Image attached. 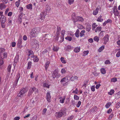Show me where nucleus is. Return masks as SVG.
I'll list each match as a JSON object with an SVG mask.
<instances>
[{
  "mask_svg": "<svg viewBox=\"0 0 120 120\" xmlns=\"http://www.w3.org/2000/svg\"><path fill=\"white\" fill-rule=\"evenodd\" d=\"M34 61L35 62H37L39 60V59L38 58L37 56H34Z\"/></svg>",
  "mask_w": 120,
  "mask_h": 120,
  "instance_id": "nucleus-35",
  "label": "nucleus"
},
{
  "mask_svg": "<svg viewBox=\"0 0 120 120\" xmlns=\"http://www.w3.org/2000/svg\"><path fill=\"white\" fill-rule=\"evenodd\" d=\"M6 21V18L5 16H2L0 17V21L2 23H4Z\"/></svg>",
  "mask_w": 120,
  "mask_h": 120,
  "instance_id": "nucleus-9",
  "label": "nucleus"
},
{
  "mask_svg": "<svg viewBox=\"0 0 120 120\" xmlns=\"http://www.w3.org/2000/svg\"><path fill=\"white\" fill-rule=\"evenodd\" d=\"M74 98L75 100H78L79 99V97L76 95H75L74 96Z\"/></svg>",
  "mask_w": 120,
  "mask_h": 120,
  "instance_id": "nucleus-57",
  "label": "nucleus"
},
{
  "mask_svg": "<svg viewBox=\"0 0 120 120\" xmlns=\"http://www.w3.org/2000/svg\"><path fill=\"white\" fill-rule=\"evenodd\" d=\"M103 31H102L99 34V36L101 38L102 37L104 36Z\"/></svg>",
  "mask_w": 120,
  "mask_h": 120,
  "instance_id": "nucleus-52",
  "label": "nucleus"
},
{
  "mask_svg": "<svg viewBox=\"0 0 120 120\" xmlns=\"http://www.w3.org/2000/svg\"><path fill=\"white\" fill-rule=\"evenodd\" d=\"M111 105V102H109L107 103L105 105L106 108H109Z\"/></svg>",
  "mask_w": 120,
  "mask_h": 120,
  "instance_id": "nucleus-39",
  "label": "nucleus"
},
{
  "mask_svg": "<svg viewBox=\"0 0 120 120\" xmlns=\"http://www.w3.org/2000/svg\"><path fill=\"white\" fill-rule=\"evenodd\" d=\"M91 90L92 91H94L95 90V87L94 86H92L91 87Z\"/></svg>",
  "mask_w": 120,
  "mask_h": 120,
  "instance_id": "nucleus-60",
  "label": "nucleus"
},
{
  "mask_svg": "<svg viewBox=\"0 0 120 120\" xmlns=\"http://www.w3.org/2000/svg\"><path fill=\"white\" fill-rule=\"evenodd\" d=\"M89 53V51H84L83 52V56H85L87 55Z\"/></svg>",
  "mask_w": 120,
  "mask_h": 120,
  "instance_id": "nucleus-42",
  "label": "nucleus"
},
{
  "mask_svg": "<svg viewBox=\"0 0 120 120\" xmlns=\"http://www.w3.org/2000/svg\"><path fill=\"white\" fill-rule=\"evenodd\" d=\"M75 20L76 21H81L82 22L83 21V19L80 16H77L75 18Z\"/></svg>",
  "mask_w": 120,
  "mask_h": 120,
  "instance_id": "nucleus-14",
  "label": "nucleus"
},
{
  "mask_svg": "<svg viewBox=\"0 0 120 120\" xmlns=\"http://www.w3.org/2000/svg\"><path fill=\"white\" fill-rule=\"evenodd\" d=\"M65 38L69 41H71L72 39L71 37L69 36H67Z\"/></svg>",
  "mask_w": 120,
  "mask_h": 120,
  "instance_id": "nucleus-45",
  "label": "nucleus"
},
{
  "mask_svg": "<svg viewBox=\"0 0 120 120\" xmlns=\"http://www.w3.org/2000/svg\"><path fill=\"white\" fill-rule=\"evenodd\" d=\"M32 62L31 61H29L28 63V65L27 68V69H30L31 67Z\"/></svg>",
  "mask_w": 120,
  "mask_h": 120,
  "instance_id": "nucleus-32",
  "label": "nucleus"
},
{
  "mask_svg": "<svg viewBox=\"0 0 120 120\" xmlns=\"http://www.w3.org/2000/svg\"><path fill=\"white\" fill-rule=\"evenodd\" d=\"M3 63V61L1 57H0V65H2Z\"/></svg>",
  "mask_w": 120,
  "mask_h": 120,
  "instance_id": "nucleus-54",
  "label": "nucleus"
},
{
  "mask_svg": "<svg viewBox=\"0 0 120 120\" xmlns=\"http://www.w3.org/2000/svg\"><path fill=\"white\" fill-rule=\"evenodd\" d=\"M59 49V48H58L57 47L54 46L53 48V50L55 51H57Z\"/></svg>",
  "mask_w": 120,
  "mask_h": 120,
  "instance_id": "nucleus-49",
  "label": "nucleus"
},
{
  "mask_svg": "<svg viewBox=\"0 0 120 120\" xmlns=\"http://www.w3.org/2000/svg\"><path fill=\"white\" fill-rule=\"evenodd\" d=\"M43 86L44 87H46L49 88V85L48 84V82H44Z\"/></svg>",
  "mask_w": 120,
  "mask_h": 120,
  "instance_id": "nucleus-19",
  "label": "nucleus"
},
{
  "mask_svg": "<svg viewBox=\"0 0 120 120\" xmlns=\"http://www.w3.org/2000/svg\"><path fill=\"white\" fill-rule=\"evenodd\" d=\"M50 63V62L49 61H47L45 63V69L46 70H47V69Z\"/></svg>",
  "mask_w": 120,
  "mask_h": 120,
  "instance_id": "nucleus-24",
  "label": "nucleus"
},
{
  "mask_svg": "<svg viewBox=\"0 0 120 120\" xmlns=\"http://www.w3.org/2000/svg\"><path fill=\"white\" fill-rule=\"evenodd\" d=\"M78 27L79 29H82L84 27L82 25L78 24Z\"/></svg>",
  "mask_w": 120,
  "mask_h": 120,
  "instance_id": "nucleus-48",
  "label": "nucleus"
},
{
  "mask_svg": "<svg viewBox=\"0 0 120 120\" xmlns=\"http://www.w3.org/2000/svg\"><path fill=\"white\" fill-rule=\"evenodd\" d=\"M65 98L64 96L63 97H60L59 98L60 99V102L61 103H64V100L65 99Z\"/></svg>",
  "mask_w": 120,
  "mask_h": 120,
  "instance_id": "nucleus-16",
  "label": "nucleus"
},
{
  "mask_svg": "<svg viewBox=\"0 0 120 120\" xmlns=\"http://www.w3.org/2000/svg\"><path fill=\"white\" fill-rule=\"evenodd\" d=\"M46 98L47 101L49 102H50L51 97L49 93L47 92L46 94Z\"/></svg>",
  "mask_w": 120,
  "mask_h": 120,
  "instance_id": "nucleus-12",
  "label": "nucleus"
},
{
  "mask_svg": "<svg viewBox=\"0 0 120 120\" xmlns=\"http://www.w3.org/2000/svg\"><path fill=\"white\" fill-rule=\"evenodd\" d=\"M30 44L32 46L36 47H38L39 45L38 43L37 40L35 39H33L32 40L30 43Z\"/></svg>",
  "mask_w": 120,
  "mask_h": 120,
  "instance_id": "nucleus-3",
  "label": "nucleus"
},
{
  "mask_svg": "<svg viewBox=\"0 0 120 120\" xmlns=\"http://www.w3.org/2000/svg\"><path fill=\"white\" fill-rule=\"evenodd\" d=\"M105 21L107 22V23H111L112 22V20L110 19H108L107 20Z\"/></svg>",
  "mask_w": 120,
  "mask_h": 120,
  "instance_id": "nucleus-62",
  "label": "nucleus"
},
{
  "mask_svg": "<svg viewBox=\"0 0 120 120\" xmlns=\"http://www.w3.org/2000/svg\"><path fill=\"white\" fill-rule=\"evenodd\" d=\"M91 27V26L90 25H88L87 26L86 28V30L88 32L90 30Z\"/></svg>",
  "mask_w": 120,
  "mask_h": 120,
  "instance_id": "nucleus-30",
  "label": "nucleus"
},
{
  "mask_svg": "<svg viewBox=\"0 0 120 120\" xmlns=\"http://www.w3.org/2000/svg\"><path fill=\"white\" fill-rule=\"evenodd\" d=\"M95 108L94 107H93L90 110V112H93L95 111Z\"/></svg>",
  "mask_w": 120,
  "mask_h": 120,
  "instance_id": "nucleus-58",
  "label": "nucleus"
},
{
  "mask_svg": "<svg viewBox=\"0 0 120 120\" xmlns=\"http://www.w3.org/2000/svg\"><path fill=\"white\" fill-rule=\"evenodd\" d=\"M78 78V77L76 76H75L74 77L72 76L71 77H70V78H69V80L71 81H73L74 80H77Z\"/></svg>",
  "mask_w": 120,
  "mask_h": 120,
  "instance_id": "nucleus-13",
  "label": "nucleus"
},
{
  "mask_svg": "<svg viewBox=\"0 0 120 120\" xmlns=\"http://www.w3.org/2000/svg\"><path fill=\"white\" fill-rule=\"evenodd\" d=\"M47 109L46 108H45L42 110V114L43 115L45 114V113L46 112Z\"/></svg>",
  "mask_w": 120,
  "mask_h": 120,
  "instance_id": "nucleus-55",
  "label": "nucleus"
},
{
  "mask_svg": "<svg viewBox=\"0 0 120 120\" xmlns=\"http://www.w3.org/2000/svg\"><path fill=\"white\" fill-rule=\"evenodd\" d=\"M94 41H96L97 42H98L99 40V39L98 37L97 36H95L94 38Z\"/></svg>",
  "mask_w": 120,
  "mask_h": 120,
  "instance_id": "nucleus-51",
  "label": "nucleus"
},
{
  "mask_svg": "<svg viewBox=\"0 0 120 120\" xmlns=\"http://www.w3.org/2000/svg\"><path fill=\"white\" fill-rule=\"evenodd\" d=\"M61 30V27L59 26H57V28L56 34L57 36H58L60 34V33Z\"/></svg>",
  "mask_w": 120,
  "mask_h": 120,
  "instance_id": "nucleus-17",
  "label": "nucleus"
},
{
  "mask_svg": "<svg viewBox=\"0 0 120 120\" xmlns=\"http://www.w3.org/2000/svg\"><path fill=\"white\" fill-rule=\"evenodd\" d=\"M22 38L21 37H19L17 45L19 46H20L22 43Z\"/></svg>",
  "mask_w": 120,
  "mask_h": 120,
  "instance_id": "nucleus-20",
  "label": "nucleus"
},
{
  "mask_svg": "<svg viewBox=\"0 0 120 120\" xmlns=\"http://www.w3.org/2000/svg\"><path fill=\"white\" fill-rule=\"evenodd\" d=\"M81 102L80 101H79L78 103L76 105V107H79L80 105L81 104Z\"/></svg>",
  "mask_w": 120,
  "mask_h": 120,
  "instance_id": "nucleus-59",
  "label": "nucleus"
},
{
  "mask_svg": "<svg viewBox=\"0 0 120 120\" xmlns=\"http://www.w3.org/2000/svg\"><path fill=\"white\" fill-rule=\"evenodd\" d=\"M28 51L27 55L28 56H30L32 58L34 57V53L33 52L32 50H27Z\"/></svg>",
  "mask_w": 120,
  "mask_h": 120,
  "instance_id": "nucleus-7",
  "label": "nucleus"
},
{
  "mask_svg": "<svg viewBox=\"0 0 120 120\" xmlns=\"http://www.w3.org/2000/svg\"><path fill=\"white\" fill-rule=\"evenodd\" d=\"M66 70L64 68H62L61 70V72L62 74H65L66 72Z\"/></svg>",
  "mask_w": 120,
  "mask_h": 120,
  "instance_id": "nucleus-47",
  "label": "nucleus"
},
{
  "mask_svg": "<svg viewBox=\"0 0 120 120\" xmlns=\"http://www.w3.org/2000/svg\"><path fill=\"white\" fill-rule=\"evenodd\" d=\"M72 48V47L70 45H68L66 46L65 48V50H66L68 51L70 50Z\"/></svg>",
  "mask_w": 120,
  "mask_h": 120,
  "instance_id": "nucleus-25",
  "label": "nucleus"
},
{
  "mask_svg": "<svg viewBox=\"0 0 120 120\" xmlns=\"http://www.w3.org/2000/svg\"><path fill=\"white\" fill-rule=\"evenodd\" d=\"M79 29H77L76 32L75 34V36L77 37H79Z\"/></svg>",
  "mask_w": 120,
  "mask_h": 120,
  "instance_id": "nucleus-29",
  "label": "nucleus"
},
{
  "mask_svg": "<svg viewBox=\"0 0 120 120\" xmlns=\"http://www.w3.org/2000/svg\"><path fill=\"white\" fill-rule=\"evenodd\" d=\"M6 7V6L4 4L1 3L0 4V9L1 10H3Z\"/></svg>",
  "mask_w": 120,
  "mask_h": 120,
  "instance_id": "nucleus-21",
  "label": "nucleus"
},
{
  "mask_svg": "<svg viewBox=\"0 0 120 120\" xmlns=\"http://www.w3.org/2000/svg\"><path fill=\"white\" fill-rule=\"evenodd\" d=\"M60 60L61 62L65 64L66 63V60H64V58L62 57H61Z\"/></svg>",
  "mask_w": 120,
  "mask_h": 120,
  "instance_id": "nucleus-41",
  "label": "nucleus"
},
{
  "mask_svg": "<svg viewBox=\"0 0 120 120\" xmlns=\"http://www.w3.org/2000/svg\"><path fill=\"white\" fill-rule=\"evenodd\" d=\"M69 78H70V76L68 75L61 79V80L60 82H68V81L69 80Z\"/></svg>",
  "mask_w": 120,
  "mask_h": 120,
  "instance_id": "nucleus-10",
  "label": "nucleus"
},
{
  "mask_svg": "<svg viewBox=\"0 0 120 120\" xmlns=\"http://www.w3.org/2000/svg\"><path fill=\"white\" fill-rule=\"evenodd\" d=\"M102 17V16L101 15H100L97 19V20L99 22H102L103 20V19L101 18Z\"/></svg>",
  "mask_w": 120,
  "mask_h": 120,
  "instance_id": "nucleus-26",
  "label": "nucleus"
},
{
  "mask_svg": "<svg viewBox=\"0 0 120 120\" xmlns=\"http://www.w3.org/2000/svg\"><path fill=\"white\" fill-rule=\"evenodd\" d=\"M85 31L84 30H82L80 32V36L82 37L84 35V33H85Z\"/></svg>",
  "mask_w": 120,
  "mask_h": 120,
  "instance_id": "nucleus-36",
  "label": "nucleus"
},
{
  "mask_svg": "<svg viewBox=\"0 0 120 120\" xmlns=\"http://www.w3.org/2000/svg\"><path fill=\"white\" fill-rule=\"evenodd\" d=\"M18 81L17 80H15V81L13 85V86L15 88L16 87L17 85V84Z\"/></svg>",
  "mask_w": 120,
  "mask_h": 120,
  "instance_id": "nucleus-50",
  "label": "nucleus"
},
{
  "mask_svg": "<svg viewBox=\"0 0 120 120\" xmlns=\"http://www.w3.org/2000/svg\"><path fill=\"white\" fill-rule=\"evenodd\" d=\"M19 55L18 54L16 55L15 58V62L16 63H17L19 60Z\"/></svg>",
  "mask_w": 120,
  "mask_h": 120,
  "instance_id": "nucleus-23",
  "label": "nucleus"
},
{
  "mask_svg": "<svg viewBox=\"0 0 120 120\" xmlns=\"http://www.w3.org/2000/svg\"><path fill=\"white\" fill-rule=\"evenodd\" d=\"M99 10V9L97 8L94 11L93 14L94 15H96L98 13Z\"/></svg>",
  "mask_w": 120,
  "mask_h": 120,
  "instance_id": "nucleus-22",
  "label": "nucleus"
},
{
  "mask_svg": "<svg viewBox=\"0 0 120 120\" xmlns=\"http://www.w3.org/2000/svg\"><path fill=\"white\" fill-rule=\"evenodd\" d=\"M49 52L46 49H45L44 51L42 52V53L43 55H46L47 54H48Z\"/></svg>",
  "mask_w": 120,
  "mask_h": 120,
  "instance_id": "nucleus-31",
  "label": "nucleus"
},
{
  "mask_svg": "<svg viewBox=\"0 0 120 120\" xmlns=\"http://www.w3.org/2000/svg\"><path fill=\"white\" fill-rule=\"evenodd\" d=\"M39 31V28H33L31 31L30 33V37L32 38L36 37Z\"/></svg>",
  "mask_w": 120,
  "mask_h": 120,
  "instance_id": "nucleus-1",
  "label": "nucleus"
},
{
  "mask_svg": "<svg viewBox=\"0 0 120 120\" xmlns=\"http://www.w3.org/2000/svg\"><path fill=\"white\" fill-rule=\"evenodd\" d=\"M101 29L102 28L101 27H98L96 28V29L94 30H95V32H96L98 31H101Z\"/></svg>",
  "mask_w": 120,
  "mask_h": 120,
  "instance_id": "nucleus-33",
  "label": "nucleus"
},
{
  "mask_svg": "<svg viewBox=\"0 0 120 120\" xmlns=\"http://www.w3.org/2000/svg\"><path fill=\"white\" fill-rule=\"evenodd\" d=\"M45 14H44L43 12L41 13L39 18V21H41L45 19Z\"/></svg>",
  "mask_w": 120,
  "mask_h": 120,
  "instance_id": "nucleus-11",
  "label": "nucleus"
},
{
  "mask_svg": "<svg viewBox=\"0 0 120 120\" xmlns=\"http://www.w3.org/2000/svg\"><path fill=\"white\" fill-rule=\"evenodd\" d=\"M66 115L65 112H59L56 113V116L57 118H60L63 115L65 116Z\"/></svg>",
  "mask_w": 120,
  "mask_h": 120,
  "instance_id": "nucleus-5",
  "label": "nucleus"
},
{
  "mask_svg": "<svg viewBox=\"0 0 120 120\" xmlns=\"http://www.w3.org/2000/svg\"><path fill=\"white\" fill-rule=\"evenodd\" d=\"M60 75V74L58 73V71L56 70H55L53 72V73L52 74V76L53 79H54L56 77L59 76Z\"/></svg>",
  "mask_w": 120,
  "mask_h": 120,
  "instance_id": "nucleus-4",
  "label": "nucleus"
},
{
  "mask_svg": "<svg viewBox=\"0 0 120 120\" xmlns=\"http://www.w3.org/2000/svg\"><path fill=\"white\" fill-rule=\"evenodd\" d=\"M115 98L116 99H118L120 98V91L116 93L115 95Z\"/></svg>",
  "mask_w": 120,
  "mask_h": 120,
  "instance_id": "nucleus-18",
  "label": "nucleus"
},
{
  "mask_svg": "<svg viewBox=\"0 0 120 120\" xmlns=\"http://www.w3.org/2000/svg\"><path fill=\"white\" fill-rule=\"evenodd\" d=\"M11 65H9L8 66L7 68V71H8L9 72V73H10V72L11 71Z\"/></svg>",
  "mask_w": 120,
  "mask_h": 120,
  "instance_id": "nucleus-38",
  "label": "nucleus"
},
{
  "mask_svg": "<svg viewBox=\"0 0 120 120\" xmlns=\"http://www.w3.org/2000/svg\"><path fill=\"white\" fill-rule=\"evenodd\" d=\"M114 90H111L110 92H108V94L109 95H111L114 93Z\"/></svg>",
  "mask_w": 120,
  "mask_h": 120,
  "instance_id": "nucleus-43",
  "label": "nucleus"
},
{
  "mask_svg": "<svg viewBox=\"0 0 120 120\" xmlns=\"http://www.w3.org/2000/svg\"><path fill=\"white\" fill-rule=\"evenodd\" d=\"M109 36L107 34L103 38V39L104 41V44H106L109 40Z\"/></svg>",
  "mask_w": 120,
  "mask_h": 120,
  "instance_id": "nucleus-8",
  "label": "nucleus"
},
{
  "mask_svg": "<svg viewBox=\"0 0 120 120\" xmlns=\"http://www.w3.org/2000/svg\"><path fill=\"white\" fill-rule=\"evenodd\" d=\"M32 93L33 92H32V91H31L30 89L28 94V96H30L31 95Z\"/></svg>",
  "mask_w": 120,
  "mask_h": 120,
  "instance_id": "nucleus-53",
  "label": "nucleus"
},
{
  "mask_svg": "<svg viewBox=\"0 0 120 120\" xmlns=\"http://www.w3.org/2000/svg\"><path fill=\"white\" fill-rule=\"evenodd\" d=\"M30 89L32 91L33 93V92H34L35 94L38 93V89L35 87L31 88Z\"/></svg>",
  "mask_w": 120,
  "mask_h": 120,
  "instance_id": "nucleus-15",
  "label": "nucleus"
},
{
  "mask_svg": "<svg viewBox=\"0 0 120 120\" xmlns=\"http://www.w3.org/2000/svg\"><path fill=\"white\" fill-rule=\"evenodd\" d=\"M74 0H68V2L70 5L71 4L73 3Z\"/></svg>",
  "mask_w": 120,
  "mask_h": 120,
  "instance_id": "nucleus-46",
  "label": "nucleus"
},
{
  "mask_svg": "<svg viewBox=\"0 0 120 120\" xmlns=\"http://www.w3.org/2000/svg\"><path fill=\"white\" fill-rule=\"evenodd\" d=\"M26 8L28 9L31 10L32 9V5L31 4H30L27 5Z\"/></svg>",
  "mask_w": 120,
  "mask_h": 120,
  "instance_id": "nucleus-27",
  "label": "nucleus"
},
{
  "mask_svg": "<svg viewBox=\"0 0 120 120\" xmlns=\"http://www.w3.org/2000/svg\"><path fill=\"white\" fill-rule=\"evenodd\" d=\"M80 49V47H76L74 49V51L75 52L77 53L79 51Z\"/></svg>",
  "mask_w": 120,
  "mask_h": 120,
  "instance_id": "nucleus-28",
  "label": "nucleus"
},
{
  "mask_svg": "<svg viewBox=\"0 0 120 120\" xmlns=\"http://www.w3.org/2000/svg\"><path fill=\"white\" fill-rule=\"evenodd\" d=\"M27 91L26 88H23L20 91L19 93L18 94V96L20 97H22L25 93Z\"/></svg>",
  "mask_w": 120,
  "mask_h": 120,
  "instance_id": "nucleus-2",
  "label": "nucleus"
},
{
  "mask_svg": "<svg viewBox=\"0 0 120 120\" xmlns=\"http://www.w3.org/2000/svg\"><path fill=\"white\" fill-rule=\"evenodd\" d=\"M104 49V46H102L99 49L98 51L99 52H101Z\"/></svg>",
  "mask_w": 120,
  "mask_h": 120,
  "instance_id": "nucleus-37",
  "label": "nucleus"
},
{
  "mask_svg": "<svg viewBox=\"0 0 120 120\" xmlns=\"http://www.w3.org/2000/svg\"><path fill=\"white\" fill-rule=\"evenodd\" d=\"M113 13L115 15L118 16L120 14L119 12L117 10L116 7L115 6L113 8Z\"/></svg>",
  "mask_w": 120,
  "mask_h": 120,
  "instance_id": "nucleus-6",
  "label": "nucleus"
},
{
  "mask_svg": "<svg viewBox=\"0 0 120 120\" xmlns=\"http://www.w3.org/2000/svg\"><path fill=\"white\" fill-rule=\"evenodd\" d=\"M3 4H6L8 2V0H1Z\"/></svg>",
  "mask_w": 120,
  "mask_h": 120,
  "instance_id": "nucleus-61",
  "label": "nucleus"
},
{
  "mask_svg": "<svg viewBox=\"0 0 120 120\" xmlns=\"http://www.w3.org/2000/svg\"><path fill=\"white\" fill-rule=\"evenodd\" d=\"M117 79L116 78H112L111 80V82H115L117 81Z\"/></svg>",
  "mask_w": 120,
  "mask_h": 120,
  "instance_id": "nucleus-44",
  "label": "nucleus"
},
{
  "mask_svg": "<svg viewBox=\"0 0 120 120\" xmlns=\"http://www.w3.org/2000/svg\"><path fill=\"white\" fill-rule=\"evenodd\" d=\"M116 56L117 57H119L120 56V51H119L117 53Z\"/></svg>",
  "mask_w": 120,
  "mask_h": 120,
  "instance_id": "nucleus-64",
  "label": "nucleus"
},
{
  "mask_svg": "<svg viewBox=\"0 0 120 120\" xmlns=\"http://www.w3.org/2000/svg\"><path fill=\"white\" fill-rule=\"evenodd\" d=\"M74 116H71L68 117L67 120H71L73 118Z\"/></svg>",
  "mask_w": 120,
  "mask_h": 120,
  "instance_id": "nucleus-56",
  "label": "nucleus"
},
{
  "mask_svg": "<svg viewBox=\"0 0 120 120\" xmlns=\"http://www.w3.org/2000/svg\"><path fill=\"white\" fill-rule=\"evenodd\" d=\"M20 74L19 73H18L16 75V78L15 80L18 81L19 80L20 78Z\"/></svg>",
  "mask_w": 120,
  "mask_h": 120,
  "instance_id": "nucleus-40",
  "label": "nucleus"
},
{
  "mask_svg": "<svg viewBox=\"0 0 120 120\" xmlns=\"http://www.w3.org/2000/svg\"><path fill=\"white\" fill-rule=\"evenodd\" d=\"M37 119V117L36 116H34L31 120H36Z\"/></svg>",
  "mask_w": 120,
  "mask_h": 120,
  "instance_id": "nucleus-63",
  "label": "nucleus"
},
{
  "mask_svg": "<svg viewBox=\"0 0 120 120\" xmlns=\"http://www.w3.org/2000/svg\"><path fill=\"white\" fill-rule=\"evenodd\" d=\"M101 73L105 74L106 73V71L104 68H102L101 69Z\"/></svg>",
  "mask_w": 120,
  "mask_h": 120,
  "instance_id": "nucleus-34",
  "label": "nucleus"
}]
</instances>
